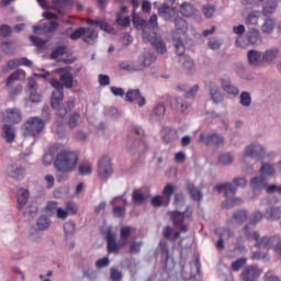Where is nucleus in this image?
<instances>
[{"label": "nucleus", "mask_w": 281, "mask_h": 281, "mask_svg": "<svg viewBox=\"0 0 281 281\" xmlns=\"http://www.w3.org/2000/svg\"><path fill=\"white\" fill-rule=\"evenodd\" d=\"M132 22L136 30H143V41H144V33L146 26V20L139 19V15L135 11L132 13Z\"/></svg>", "instance_id": "nucleus-28"}, {"label": "nucleus", "mask_w": 281, "mask_h": 281, "mask_svg": "<svg viewBox=\"0 0 281 281\" xmlns=\"http://www.w3.org/2000/svg\"><path fill=\"white\" fill-rule=\"evenodd\" d=\"M250 188L254 192L265 190L267 188V179L262 176H257L250 180Z\"/></svg>", "instance_id": "nucleus-22"}, {"label": "nucleus", "mask_w": 281, "mask_h": 281, "mask_svg": "<svg viewBox=\"0 0 281 281\" xmlns=\"http://www.w3.org/2000/svg\"><path fill=\"white\" fill-rule=\"evenodd\" d=\"M262 54V60L263 63H273V60H276L278 58V56H280V48L278 47H270L268 49H266Z\"/></svg>", "instance_id": "nucleus-19"}, {"label": "nucleus", "mask_w": 281, "mask_h": 281, "mask_svg": "<svg viewBox=\"0 0 281 281\" xmlns=\"http://www.w3.org/2000/svg\"><path fill=\"white\" fill-rule=\"evenodd\" d=\"M2 137L5 138V142L8 144H12V142H14V130H12L11 125L5 124L3 126V134Z\"/></svg>", "instance_id": "nucleus-39"}, {"label": "nucleus", "mask_w": 281, "mask_h": 281, "mask_svg": "<svg viewBox=\"0 0 281 281\" xmlns=\"http://www.w3.org/2000/svg\"><path fill=\"white\" fill-rule=\"evenodd\" d=\"M243 203V199L240 198H234L229 199L223 202L222 207H225L226 210H229V207H234V205H240Z\"/></svg>", "instance_id": "nucleus-48"}, {"label": "nucleus", "mask_w": 281, "mask_h": 281, "mask_svg": "<svg viewBox=\"0 0 281 281\" xmlns=\"http://www.w3.org/2000/svg\"><path fill=\"white\" fill-rule=\"evenodd\" d=\"M21 76L23 78H25V71L23 70H15L13 74H11L7 80H5V87H10L11 85H14V82H16V80H19L21 78Z\"/></svg>", "instance_id": "nucleus-36"}, {"label": "nucleus", "mask_w": 281, "mask_h": 281, "mask_svg": "<svg viewBox=\"0 0 281 281\" xmlns=\"http://www.w3.org/2000/svg\"><path fill=\"white\" fill-rule=\"evenodd\" d=\"M16 67H19V58L9 60L7 67L2 66L1 69L3 74H8L9 70L16 69Z\"/></svg>", "instance_id": "nucleus-55"}, {"label": "nucleus", "mask_w": 281, "mask_h": 281, "mask_svg": "<svg viewBox=\"0 0 281 281\" xmlns=\"http://www.w3.org/2000/svg\"><path fill=\"white\" fill-rule=\"evenodd\" d=\"M222 89L227 93L228 95H233L236 98L238 93H240V90H238V87H236L232 81L228 79H222Z\"/></svg>", "instance_id": "nucleus-21"}, {"label": "nucleus", "mask_w": 281, "mask_h": 281, "mask_svg": "<svg viewBox=\"0 0 281 281\" xmlns=\"http://www.w3.org/2000/svg\"><path fill=\"white\" fill-rule=\"evenodd\" d=\"M4 120L5 122H10V124H19L22 120L21 112L18 109L7 110Z\"/></svg>", "instance_id": "nucleus-20"}, {"label": "nucleus", "mask_w": 281, "mask_h": 281, "mask_svg": "<svg viewBox=\"0 0 281 281\" xmlns=\"http://www.w3.org/2000/svg\"><path fill=\"white\" fill-rule=\"evenodd\" d=\"M143 134H144V131H142V127L132 126L126 139L127 150H133L137 148L138 144H142V140L139 139V137H142Z\"/></svg>", "instance_id": "nucleus-8"}, {"label": "nucleus", "mask_w": 281, "mask_h": 281, "mask_svg": "<svg viewBox=\"0 0 281 281\" xmlns=\"http://www.w3.org/2000/svg\"><path fill=\"white\" fill-rule=\"evenodd\" d=\"M86 30L87 31L83 37V42L88 45H93L94 43H98V31L91 27H86Z\"/></svg>", "instance_id": "nucleus-27"}, {"label": "nucleus", "mask_w": 281, "mask_h": 281, "mask_svg": "<svg viewBox=\"0 0 281 281\" xmlns=\"http://www.w3.org/2000/svg\"><path fill=\"white\" fill-rule=\"evenodd\" d=\"M276 29V20L273 18H268L261 26V32L263 34H271Z\"/></svg>", "instance_id": "nucleus-34"}, {"label": "nucleus", "mask_w": 281, "mask_h": 281, "mask_svg": "<svg viewBox=\"0 0 281 281\" xmlns=\"http://www.w3.org/2000/svg\"><path fill=\"white\" fill-rule=\"evenodd\" d=\"M78 153L71 150H61L56 155L54 166L58 172H74L78 168Z\"/></svg>", "instance_id": "nucleus-3"}, {"label": "nucleus", "mask_w": 281, "mask_h": 281, "mask_svg": "<svg viewBox=\"0 0 281 281\" xmlns=\"http://www.w3.org/2000/svg\"><path fill=\"white\" fill-rule=\"evenodd\" d=\"M131 234H133V227L131 226H124L121 228V243L122 245H128V238L131 237Z\"/></svg>", "instance_id": "nucleus-40"}, {"label": "nucleus", "mask_w": 281, "mask_h": 281, "mask_svg": "<svg viewBox=\"0 0 281 281\" xmlns=\"http://www.w3.org/2000/svg\"><path fill=\"white\" fill-rule=\"evenodd\" d=\"M116 23L121 27H128L131 25V18L124 16L122 13H117Z\"/></svg>", "instance_id": "nucleus-49"}, {"label": "nucleus", "mask_w": 281, "mask_h": 281, "mask_svg": "<svg viewBox=\"0 0 281 281\" xmlns=\"http://www.w3.org/2000/svg\"><path fill=\"white\" fill-rule=\"evenodd\" d=\"M158 14L166 21H176L179 16V11L175 8H170L167 4H162L158 8Z\"/></svg>", "instance_id": "nucleus-9"}, {"label": "nucleus", "mask_w": 281, "mask_h": 281, "mask_svg": "<svg viewBox=\"0 0 281 281\" xmlns=\"http://www.w3.org/2000/svg\"><path fill=\"white\" fill-rule=\"evenodd\" d=\"M88 25H94V27H100L103 32H108V34H113L114 30L111 25L103 20H88Z\"/></svg>", "instance_id": "nucleus-25"}, {"label": "nucleus", "mask_w": 281, "mask_h": 281, "mask_svg": "<svg viewBox=\"0 0 281 281\" xmlns=\"http://www.w3.org/2000/svg\"><path fill=\"white\" fill-rule=\"evenodd\" d=\"M148 200V194H145L140 189L133 191V202L137 205H142L144 201Z\"/></svg>", "instance_id": "nucleus-35"}, {"label": "nucleus", "mask_w": 281, "mask_h": 281, "mask_svg": "<svg viewBox=\"0 0 281 281\" xmlns=\"http://www.w3.org/2000/svg\"><path fill=\"white\" fill-rule=\"evenodd\" d=\"M247 60L252 67H260L261 65H265V60L262 59V52L260 50H248Z\"/></svg>", "instance_id": "nucleus-12"}, {"label": "nucleus", "mask_w": 281, "mask_h": 281, "mask_svg": "<svg viewBox=\"0 0 281 281\" xmlns=\"http://www.w3.org/2000/svg\"><path fill=\"white\" fill-rule=\"evenodd\" d=\"M60 82H63V87H66V89H71L74 87V75L71 72H66L60 75L59 78Z\"/></svg>", "instance_id": "nucleus-33"}, {"label": "nucleus", "mask_w": 281, "mask_h": 281, "mask_svg": "<svg viewBox=\"0 0 281 281\" xmlns=\"http://www.w3.org/2000/svg\"><path fill=\"white\" fill-rule=\"evenodd\" d=\"M176 29L178 30V32H187L188 31V22L181 18V16H177L176 20L173 21Z\"/></svg>", "instance_id": "nucleus-41"}, {"label": "nucleus", "mask_w": 281, "mask_h": 281, "mask_svg": "<svg viewBox=\"0 0 281 281\" xmlns=\"http://www.w3.org/2000/svg\"><path fill=\"white\" fill-rule=\"evenodd\" d=\"M180 12L182 16H194L196 9L192 3L184 2L180 5Z\"/></svg>", "instance_id": "nucleus-30"}, {"label": "nucleus", "mask_w": 281, "mask_h": 281, "mask_svg": "<svg viewBox=\"0 0 281 281\" xmlns=\"http://www.w3.org/2000/svg\"><path fill=\"white\" fill-rule=\"evenodd\" d=\"M172 106L178 111H186V109H188V105L183 103V99L181 98H176L172 102Z\"/></svg>", "instance_id": "nucleus-61"}, {"label": "nucleus", "mask_w": 281, "mask_h": 281, "mask_svg": "<svg viewBox=\"0 0 281 281\" xmlns=\"http://www.w3.org/2000/svg\"><path fill=\"white\" fill-rule=\"evenodd\" d=\"M260 16V12L258 11H252L251 13L248 14L246 18V24L247 25H257L258 24V18Z\"/></svg>", "instance_id": "nucleus-47"}, {"label": "nucleus", "mask_w": 281, "mask_h": 281, "mask_svg": "<svg viewBox=\"0 0 281 281\" xmlns=\"http://www.w3.org/2000/svg\"><path fill=\"white\" fill-rule=\"evenodd\" d=\"M164 196H166V199H168V201H170V196H172V194H175V186L168 183L162 191Z\"/></svg>", "instance_id": "nucleus-62"}, {"label": "nucleus", "mask_w": 281, "mask_h": 281, "mask_svg": "<svg viewBox=\"0 0 281 281\" xmlns=\"http://www.w3.org/2000/svg\"><path fill=\"white\" fill-rule=\"evenodd\" d=\"M45 128V121L38 116H33L24 123L25 137H38Z\"/></svg>", "instance_id": "nucleus-4"}, {"label": "nucleus", "mask_w": 281, "mask_h": 281, "mask_svg": "<svg viewBox=\"0 0 281 281\" xmlns=\"http://www.w3.org/2000/svg\"><path fill=\"white\" fill-rule=\"evenodd\" d=\"M50 86H53V88L56 90L52 93L50 106L52 109H55L56 111H58L59 109H63L60 108V102H63L65 98L64 86L57 79H52Z\"/></svg>", "instance_id": "nucleus-6"}, {"label": "nucleus", "mask_w": 281, "mask_h": 281, "mask_svg": "<svg viewBox=\"0 0 281 281\" xmlns=\"http://www.w3.org/2000/svg\"><path fill=\"white\" fill-rule=\"evenodd\" d=\"M14 49H15L14 43H12V42L2 43V52H4V54L12 56V54H14Z\"/></svg>", "instance_id": "nucleus-57"}, {"label": "nucleus", "mask_w": 281, "mask_h": 281, "mask_svg": "<svg viewBox=\"0 0 281 281\" xmlns=\"http://www.w3.org/2000/svg\"><path fill=\"white\" fill-rule=\"evenodd\" d=\"M31 43H33L34 47H37V49H45V45H47V41H43L41 37L31 35L30 36Z\"/></svg>", "instance_id": "nucleus-45"}, {"label": "nucleus", "mask_w": 281, "mask_h": 281, "mask_svg": "<svg viewBox=\"0 0 281 281\" xmlns=\"http://www.w3.org/2000/svg\"><path fill=\"white\" fill-rule=\"evenodd\" d=\"M110 280L112 281H122V271L116 268H111L110 270Z\"/></svg>", "instance_id": "nucleus-60"}, {"label": "nucleus", "mask_w": 281, "mask_h": 281, "mask_svg": "<svg viewBox=\"0 0 281 281\" xmlns=\"http://www.w3.org/2000/svg\"><path fill=\"white\" fill-rule=\"evenodd\" d=\"M74 106H75V103H74V100H69L68 102H67V108H61V109H59V110H57V115L59 116V117H65V115H67V113L69 112V111H71V109H74Z\"/></svg>", "instance_id": "nucleus-52"}, {"label": "nucleus", "mask_w": 281, "mask_h": 281, "mask_svg": "<svg viewBox=\"0 0 281 281\" xmlns=\"http://www.w3.org/2000/svg\"><path fill=\"white\" fill-rule=\"evenodd\" d=\"M239 103L241 104V106H251V94H249V92L247 91L241 92L239 97Z\"/></svg>", "instance_id": "nucleus-43"}, {"label": "nucleus", "mask_w": 281, "mask_h": 281, "mask_svg": "<svg viewBox=\"0 0 281 281\" xmlns=\"http://www.w3.org/2000/svg\"><path fill=\"white\" fill-rule=\"evenodd\" d=\"M232 161H234V157H232L229 154H222L220 156V164H223V166H227L232 164Z\"/></svg>", "instance_id": "nucleus-63"}, {"label": "nucleus", "mask_w": 281, "mask_h": 281, "mask_svg": "<svg viewBox=\"0 0 281 281\" xmlns=\"http://www.w3.org/2000/svg\"><path fill=\"white\" fill-rule=\"evenodd\" d=\"M187 190L193 201H201V199H203V193H201V190L196 189L192 182L187 184Z\"/></svg>", "instance_id": "nucleus-29"}, {"label": "nucleus", "mask_w": 281, "mask_h": 281, "mask_svg": "<svg viewBox=\"0 0 281 281\" xmlns=\"http://www.w3.org/2000/svg\"><path fill=\"white\" fill-rule=\"evenodd\" d=\"M173 45L176 47V54L180 56L179 63L187 71L194 70V60H192L189 56H183L186 53V46L183 45V41L181 38L173 40Z\"/></svg>", "instance_id": "nucleus-5"}, {"label": "nucleus", "mask_w": 281, "mask_h": 281, "mask_svg": "<svg viewBox=\"0 0 281 281\" xmlns=\"http://www.w3.org/2000/svg\"><path fill=\"white\" fill-rule=\"evenodd\" d=\"M111 175H113V164H111V158L109 156H104L99 160L98 177L102 181H105Z\"/></svg>", "instance_id": "nucleus-7"}, {"label": "nucleus", "mask_w": 281, "mask_h": 281, "mask_svg": "<svg viewBox=\"0 0 281 281\" xmlns=\"http://www.w3.org/2000/svg\"><path fill=\"white\" fill-rule=\"evenodd\" d=\"M209 91H210V95H211L212 101L215 104H221V101L223 100V94H221V90L218 89L216 83L211 82L210 86H209Z\"/></svg>", "instance_id": "nucleus-24"}, {"label": "nucleus", "mask_w": 281, "mask_h": 281, "mask_svg": "<svg viewBox=\"0 0 281 281\" xmlns=\"http://www.w3.org/2000/svg\"><path fill=\"white\" fill-rule=\"evenodd\" d=\"M78 122H80V113H74L68 120L69 128L78 127Z\"/></svg>", "instance_id": "nucleus-56"}, {"label": "nucleus", "mask_w": 281, "mask_h": 281, "mask_svg": "<svg viewBox=\"0 0 281 281\" xmlns=\"http://www.w3.org/2000/svg\"><path fill=\"white\" fill-rule=\"evenodd\" d=\"M106 240H108V254H117L120 249H122L125 245L117 244L115 240V234H113L111 231L106 233Z\"/></svg>", "instance_id": "nucleus-14"}, {"label": "nucleus", "mask_w": 281, "mask_h": 281, "mask_svg": "<svg viewBox=\"0 0 281 281\" xmlns=\"http://www.w3.org/2000/svg\"><path fill=\"white\" fill-rule=\"evenodd\" d=\"M151 115L156 117V120H161L166 115V105L157 103L153 109Z\"/></svg>", "instance_id": "nucleus-37"}, {"label": "nucleus", "mask_w": 281, "mask_h": 281, "mask_svg": "<svg viewBox=\"0 0 281 281\" xmlns=\"http://www.w3.org/2000/svg\"><path fill=\"white\" fill-rule=\"evenodd\" d=\"M215 190L217 192L224 191L226 199H229V196H234V194H236V187L229 182L215 186Z\"/></svg>", "instance_id": "nucleus-23"}, {"label": "nucleus", "mask_w": 281, "mask_h": 281, "mask_svg": "<svg viewBox=\"0 0 281 281\" xmlns=\"http://www.w3.org/2000/svg\"><path fill=\"white\" fill-rule=\"evenodd\" d=\"M36 225H37V229H40L41 232H45V229H49V226L52 225V221H49V217L43 215L38 217Z\"/></svg>", "instance_id": "nucleus-38"}, {"label": "nucleus", "mask_w": 281, "mask_h": 281, "mask_svg": "<svg viewBox=\"0 0 281 281\" xmlns=\"http://www.w3.org/2000/svg\"><path fill=\"white\" fill-rule=\"evenodd\" d=\"M245 234L247 238H251L252 240H256L255 247L257 249H273L276 254H279L281 256V239L280 236H265L260 238V233L258 232H249V225L245 226Z\"/></svg>", "instance_id": "nucleus-2"}, {"label": "nucleus", "mask_w": 281, "mask_h": 281, "mask_svg": "<svg viewBox=\"0 0 281 281\" xmlns=\"http://www.w3.org/2000/svg\"><path fill=\"white\" fill-rule=\"evenodd\" d=\"M248 45H262V35L258 29H250L246 34Z\"/></svg>", "instance_id": "nucleus-17"}, {"label": "nucleus", "mask_w": 281, "mask_h": 281, "mask_svg": "<svg viewBox=\"0 0 281 281\" xmlns=\"http://www.w3.org/2000/svg\"><path fill=\"white\" fill-rule=\"evenodd\" d=\"M278 10V0H267L262 8L263 16H271Z\"/></svg>", "instance_id": "nucleus-26"}, {"label": "nucleus", "mask_w": 281, "mask_h": 281, "mask_svg": "<svg viewBox=\"0 0 281 281\" xmlns=\"http://www.w3.org/2000/svg\"><path fill=\"white\" fill-rule=\"evenodd\" d=\"M233 221L236 223H245L247 221V211H237L233 214Z\"/></svg>", "instance_id": "nucleus-53"}, {"label": "nucleus", "mask_w": 281, "mask_h": 281, "mask_svg": "<svg viewBox=\"0 0 281 281\" xmlns=\"http://www.w3.org/2000/svg\"><path fill=\"white\" fill-rule=\"evenodd\" d=\"M265 217L267 221H278L281 217V210L280 207H270L266 211Z\"/></svg>", "instance_id": "nucleus-32"}, {"label": "nucleus", "mask_w": 281, "mask_h": 281, "mask_svg": "<svg viewBox=\"0 0 281 281\" xmlns=\"http://www.w3.org/2000/svg\"><path fill=\"white\" fill-rule=\"evenodd\" d=\"M135 101H137L139 109L146 106V98L142 97V92L139 91V89H134L126 92V102Z\"/></svg>", "instance_id": "nucleus-13"}, {"label": "nucleus", "mask_w": 281, "mask_h": 281, "mask_svg": "<svg viewBox=\"0 0 281 281\" xmlns=\"http://www.w3.org/2000/svg\"><path fill=\"white\" fill-rule=\"evenodd\" d=\"M171 220L175 227H181L182 225H187V224H183V221H186V213H181L177 211L171 212Z\"/></svg>", "instance_id": "nucleus-31"}, {"label": "nucleus", "mask_w": 281, "mask_h": 281, "mask_svg": "<svg viewBox=\"0 0 281 281\" xmlns=\"http://www.w3.org/2000/svg\"><path fill=\"white\" fill-rule=\"evenodd\" d=\"M157 30H159V23L157 22V14H153L148 21L145 20V33L144 43H150L151 47L156 49L158 54H166V43L161 37H157Z\"/></svg>", "instance_id": "nucleus-1"}, {"label": "nucleus", "mask_w": 281, "mask_h": 281, "mask_svg": "<svg viewBox=\"0 0 281 281\" xmlns=\"http://www.w3.org/2000/svg\"><path fill=\"white\" fill-rule=\"evenodd\" d=\"M87 34V27H79L75 32L70 34V40L71 41H78V38H82Z\"/></svg>", "instance_id": "nucleus-54"}, {"label": "nucleus", "mask_w": 281, "mask_h": 281, "mask_svg": "<svg viewBox=\"0 0 281 281\" xmlns=\"http://www.w3.org/2000/svg\"><path fill=\"white\" fill-rule=\"evenodd\" d=\"M245 265H247V258L246 257L239 258L232 262L231 269L232 271H240V268L245 267Z\"/></svg>", "instance_id": "nucleus-46"}, {"label": "nucleus", "mask_w": 281, "mask_h": 281, "mask_svg": "<svg viewBox=\"0 0 281 281\" xmlns=\"http://www.w3.org/2000/svg\"><path fill=\"white\" fill-rule=\"evenodd\" d=\"M67 52V46H58L57 48H55L52 54H50V58L53 60H56V58H60V56H65V53Z\"/></svg>", "instance_id": "nucleus-51"}, {"label": "nucleus", "mask_w": 281, "mask_h": 281, "mask_svg": "<svg viewBox=\"0 0 281 281\" xmlns=\"http://www.w3.org/2000/svg\"><path fill=\"white\" fill-rule=\"evenodd\" d=\"M262 270L257 266H248L241 272V279L244 281H256L257 278H260Z\"/></svg>", "instance_id": "nucleus-11"}, {"label": "nucleus", "mask_w": 281, "mask_h": 281, "mask_svg": "<svg viewBox=\"0 0 281 281\" xmlns=\"http://www.w3.org/2000/svg\"><path fill=\"white\" fill-rule=\"evenodd\" d=\"M265 155V148L259 144H251L245 149V157H257L258 159H262Z\"/></svg>", "instance_id": "nucleus-15"}, {"label": "nucleus", "mask_w": 281, "mask_h": 281, "mask_svg": "<svg viewBox=\"0 0 281 281\" xmlns=\"http://www.w3.org/2000/svg\"><path fill=\"white\" fill-rule=\"evenodd\" d=\"M30 199V191L27 189L20 188L16 193L18 210H23Z\"/></svg>", "instance_id": "nucleus-18"}, {"label": "nucleus", "mask_w": 281, "mask_h": 281, "mask_svg": "<svg viewBox=\"0 0 281 281\" xmlns=\"http://www.w3.org/2000/svg\"><path fill=\"white\" fill-rule=\"evenodd\" d=\"M59 23L56 21H50L48 24H44L43 26L34 25L33 26V34H38V32H44V34H54L56 30L59 27Z\"/></svg>", "instance_id": "nucleus-16"}, {"label": "nucleus", "mask_w": 281, "mask_h": 281, "mask_svg": "<svg viewBox=\"0 0 281 281\" xmlns=\"http://www.w3.org/2000/svg\"><path fill=\"white\" fill-rule=\"evenodd\" d=\"M93 172V166L91 164H83L79 166V175H91Z\"/></svg>", "instance_id": "nucleus-59"}, {"label": "nucleus", "mask_w": 281, "mask_h": 281, "mask_svg": "<svg viewBox=\"0 0 281 281\" xmlns=\"http://www.w3.org/2000/svg\"><path fill=\"white\" fill-rule=\"evenodd\" d=\"M199 142H203L206 146L213 145V146H223L225 143V139L223 136L220 134H211V135H205V134H200Z\"/></svg>", "instance_id": "nucleus-10"}, {"label": "nucleus", "mask_w": 281, "mask_h": 281, "mask_svg": "<svg viewBox=\"0 0 281 281\" xmlns=\"http://www.w3.org/2000/svg\"><path fill=\"white\" fill-rule=\"evenodd\" d=\"M157 60V57L154 56L151 53H145L143 56V67H150L154 61Z\"/></svg>", "instance_id": "nucleus-50"}, {"label": "nucleus", "mask_w": 281, "mask_h": 281, "mask_svg": "<svg viewBox=\"0 0 281 281\" xmlns=\"http://www.w3.org/2000/svg\"><path fill=\"white\" fill-rule=\"evenodd\" d=\"M215 234L216 236H218V238H222L223 240L227 238H232V236H234V233H232L229 228H225V227L216 228Z\"/></svg>", "instance_id": "nucleus-42"}, {"label": "nucleus", "mask_w": 281, "mask_h": 281, "mask_svg": "<svg viewBox=\"0 0 281 281\" xmlns=\"http://www.w3.org/2000/svg\"><path fill=\"white\" fill-rule=\"evenodd\" d=\"M11 177L13 179H23V177H25V169L23 167H16L11 171Z\"/></svg>", "instance_id": "nucleus-58"}, {"label": "nucleus", "mask_w": 281, "mask_h": 281, "mask_svg": "<svg viewBox=\"0 0 281 281\" xmlns=\"http://www.w3.org/2000/svg\"><path fill=\"white\" fill-rule=\"evenodd\" d=\"M210 49H221V40L217 37H212L209 40Z\"/></svg>", "instance_id": "nucleus-64"}, {"label": "nucleus", "mask_w": 281, "mask_h": 281, "mask_svg": "<svg viewBox=\"0 0 281 281\" xmlns=\"http://www.w3.org/2000/svg\"><path fill=\"white\" fill-rule=\"evenodd\" d=\"M260 173L265 175V177H273L276 175V168L270 164H263L260 168Z\"/></svg>", "instance_id": "nucleus-44"}]
</instances>
